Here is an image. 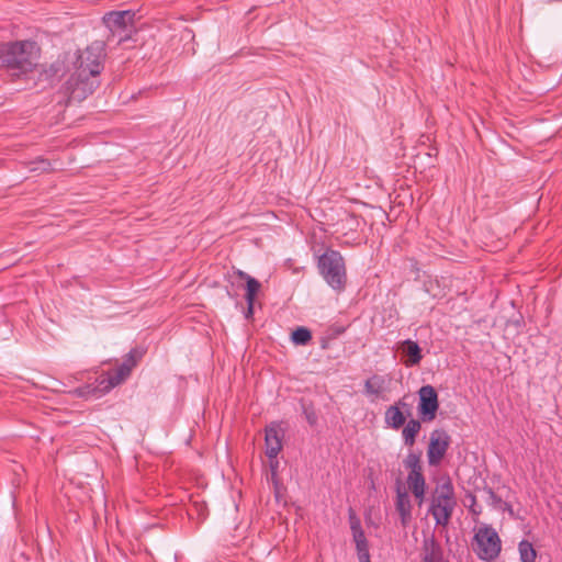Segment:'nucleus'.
<instances>
[{"mask_svg": "<svg viewBox=\"0 0 562 562\" xmlns=\"http://www.w3.org/2000/svg\"><path fill=\"white\" fill-rule=\"evenodd\" d=\"M38 48L33 41H16L1 45L0 59L2 66L14 78L26 75L36 67Z\"/></svg>", "mask_w": 562, "mask_h": 562, "instance_id": "obj_1", "label": "nucleus"}, {"mask_svg": "<svg viewBox=\"0 0 562 562\" xmlns=\"http://www.w3.org/2000/svg\"><path fill=\"white\" fill-rule=\"evenodd\" d=\"M473 551L484 561L496 559L502 549V542L496 530L491 526L481 527L474 535Z\"/></svg>", "mask_w": 562, "mask_h": 562, "instance_id": "obj_2", "label": "nucleus"}, {"mask_svg": "<svg viewBox=\"0 0 562 562\" xmlns=\"http://www.w3.org/2000/svg\"><path fill=\"white\" fill-rule=\"evenodd\" d=\"M105 57L103 45L95 42L88 46L78 57L77 72L80 77H98L103 69Z\"/></svg>", "mask_w": 562, "mask_h": 562, "instance_id": "obj_3", "label": "nucleus"}, {"mask_svg": "<svg viewBox=\"0 0 562 562\" xmlns=\"http://www.w3.org/2000/svg\"><path fill=\"white\" fill-rule=\"evenodd\" d=\"M317 267L326 281H344L347 277L345 259L337 250L327 249L318 257Z\"/></svg>", "mask_w": 562, "mask_h": 562, "instance_id": "obj_4", "label": "nucleus"}, {"mask_svg": "<svg viewBox=\"0 0 562 562\" xmlns=\"http://www.w3.org/2000/svg\"><path fill=\"white\" fill-rule=\"evenodd\" d=\"M439 409V398L436 389L426 384L418 390L417 411L423 423L432 422Z\"/></svg>", "mask_w": 562, "mask_h": 562, "instance_id": "obj_5", "label": "nucleus"}, {"mask_svg": "<svg viewBox=\"0 0 562 562\" xmlns=\"http://www.w3.org/2000/svg\"><path fill=\"white\" fill-rule=\"evenodd\" d=\"M450 443L451 437L445 429H435L430 434V440L427 449L429 465L436 467L441 462Z\"/></svg>", "mask_w": 562, "mask_h": 562, "instance_id": "obj_6", "label": "nucleus"}, {"mask_svg": "<svg viewBox=\"0 0 562 562\" xmlns=\"http://www.w3.org/2000/svg\"><path fill=\"white\" fill-rule=\"evenodd\" d=\"M69 100L80 102L91 94L99 86L95 77H80L78 72L68 82Z\"/></svg>", "mask_w": 562, "mask_h": 562, "instance_id": "obj_7", "label": "nucleus"}, {"mask_svg": "<svg viewBox=\"0 0 562 562\" xmlns=\"http://www.w3.org/2000/svg\"><path fill=\"white\" fill-rule=\"evenodd\" d=\"M135 13L131 10L110 11L102 18V22L112 35L127 31L134 24Z\"/></svg>", "mask_w": 562, "mask_h": 562, "instance_id": "obj_8", "label": "nucleus"}, {"mask_svg": "<svg viewBox=\"0 0 562 562\" xmlns=\"http://www.w3.org/2000/svg\"><path fill=\"white\" fill-rule=\"evenodd\" d=\"M456 506V501L432 498L428 513L434 517L437 526L446 527L452 516Z\"/></svg>", "mask_w": 562, "mask_h": 562, "instance_id": "obj_9", "label": "nucleus"}, {"mask_svg": "<svg viewBox=\"0 0 562 562\" xmlns=\"http://www.w3.org/2000/svg\"><path fill=\"white\" fill-rule=\"evenodd\" d=\"M398 349L405 357L403 360L405 367L411 368L420 363L423 359V351L417 341L405 339L400 342Z\"/></svg>", "mask_w": 562, "mask_h": 562, "instance_id": "obj_10", "label": "nucleus"}, {"mask_svg": "<svg viewBox=\"0 0 562 562\" xmlns=\"http://www.w3.org/2000/svg\"><path fill=\"white\" fill-rule=\"evenodd\" d=\"M395 507L400 515L402 526L407 527L412 520V503L408 493L403 490L401 485L396 488Z\"/></svg>", "mask_w": 562, "mask_h": 562, "instance_id": "obj_11", "label": "nucleus"}, {"mask_svg": "<svg viewBox=\"0 0 562 562\" xmlns=\"http://www.w3.org/2000/svg\"><path fill=\"white\" fill-rule=\"evenodd\" d=\"M282 432L277 427H268L266 429V456L269 459H274L282 449Z\"/></svg>", "mask_w": 562, "mask_h": 562, "instance_id": "obj_12", "label": "nucleus"}, {"mask_svg": "<svg viewBox=\"0 0 562 562\" xmlns=\"http://www.w3.org/2000/svg\"><path fill=\"white\" fill-rule=\"evenodd\" d=\"M245 291V300L247 308L244 313L246 319H252L255 314V306L257 303L258 293L261 290L262 283H239Z\"/></svg>", "mask_w": 562, "mask_h": 562, "instance_id": "obj_13", "label": "nucleus"}, {"mask_svg": "<svg viewBox=\"0 0 562 562\" xmlns=\"http://www.w3.org/2000/svg\"><path fill=\"white\" fill-rule=\"evenodd\" d=\"M422 562H443V551L435 538L424 541Z\"/></svg>", "mask_w": 562, "mask_h": 562, "instance_id": "obj_14", "label": "nucleus"}, {"mask_svg": "<svg viewBox=\"0 0 562 562\" xmlns=\"http://www.w3.org/2000/svg\"><path fill=\"white\" fill-rule=\"evenodd\" d=\"M406 420L404 412L400 409V406H389L385 411V423L393 429H400Z\"/></svg>", "mask_w": 562, "mask_h": 562, "instance_id": "obj_15", "label": "nucleus"}, {"mask_svg": "<svg viewBox=\"0 0 562 562\" xmlns=\"http://www.w3.org/2000/svg\"><path fill=\"white\" fill-rule=\"evenodd\" d=\"M432 498H442V501L449 499L450 502L456 501L453 484L449 476L441 479L437 484Z\"/></svg>", "mask_w": 562, "mask_h": 562, "instance_id": "obj_16", "label": "nucleus"}, {"mask_svg": "<svg viewBox=\"0 0 562 562\" xmlns=\"http://www.w3.org/2000/svg\"><path fill=\"white\" fill-rule=\"evenodd\" d=\"M422 420L419 419H409L408 423L406 424V426L404 427L403 431H402V436H403V439H404V443L406 446H413L416 441V437L418 435V432L420 431V428H422Z\"/></svg>", "mask_w": 562, "mask_h": 562, "instance_id": "obj_17", "label": "nucleus"}, {"mask_svg": "<svg viewBox=\"0 0 562 562\" xmlns=\"http://www.w3.org/2000/svg\"><path fill=\"white\" fill-rule=\"evenodd\" d=\"M94 385L97 387V393L100 396L109 393L112 389L117 386L111 375L106 373H102L100 376L95 379Z\"/></svg>", "mask_w": 562, "mask_h": 562, "instance_id": "obj_18", "label": "nucleus"}, {"mask_svg": "<svg viewBox=\"0 0 562 562\" xmlns=\"http://www.w3.org/2000/svg\"><path fill=\"white\" fill-rule=\"evenodd\" d=\"M404 468L409 470L408 475H416L423 473V465L420 461V453L409 452L403 461Z\"/></svg>", "mask_w": 562, "mask_h": 562, "instance_id": "obj_19", "label": "nucleus"}, {"mask_svg": "<svg viewBox=\"0 0 562 562\" xmlns=\"http://www.w3.org/2000/svg\"><path fill=\"white\" fill-rule=\"evenodd\" d=\"M521 562H536L537 551L528 540H521L518 544Z\"/></svg>", "mask_w": 562, "mask_h": 562, "instance_id": "obj_20", "label": "nucleus"}, {"mask_svg": "<svg viewBox=\"0 0 562 562\" xmlns=\"http://www.w3.org/2000/svg\"><path fill=\"white\" fill-rule=\"evenodd\" d=\"M144 355H145V349L144 348H139V347L132 348L126 353V356L124 357L123 362L121 364L122 366H127L128 370L132 372L133 369L140 361V359L144 357Z\"/></svg>", "mask_w": 562, "mask_h": 562, "instance_id": "obj_21", "label": "nucleus"}, {"mask_svg": "<svg viewBox=\"0 0 562 562\" xmlns=\"http://www.w3.org/2000/svg\"><path fill=\"white\" fill-rule=\"evenodd\" d=\"M291 340L296 346H306L312 340V331L303 326L296 327L291 334Z\"/></svg>", "mask_w": 562, "mask_h": 562, "instance_id": "obj_22", "label": "nucleus"}, {"mask_svg": "<svg viewBox=\"0 0 562 562\" xmlns=\"http://www.w3.org/2000/svg\"><path fill=\"white\" fill-rule=\"evenodd\" d=\"M384 389V379L380 375H373L364 382L367 394L379 395Z\"/></svg>", "mask_w": 562, "mask_h": 562, "instance_id": "obj_23", "label": "nucleus"}, {"mask_svg": "<svg viewBox=\"0 0 562 562\" xmlns=\"http://www.w3.org/2000/svg\"><path fill=\"white\" fill-rule=\"evenodd\" d=\"M407 484L413 494L422 493L426 491V480L424 474L414 473V475H407Z\"/></svg>", "mask_w": 562, "mask_h": 562, "instance_id": "obj_24", "label": "nucleus"}, {"mask_svg": "<svg viewBox=\"0 0 562 562\" xmlns=\"http://www.w3.org/2000/svg\"><path fill=\"white\" fill-rule=\"evenodd\" d=\"M188 514L190 517H196L200 521H203L207 517V507L203 502H193Z\"/></svg>", "mask_w": 562, "mask_h": 562, "instance_id": "obj_25", "label": "nucleus"}, {"mask_svg": "<svg viewBox=\"0 0 562 562\" xmlns=\"http://www.w3.org/2000/svg\"><path fill=\"white\" fill-rule=\"evenodd\" d=\"M352 538H353V541L356 544L358 559L370 555L369 542L366 538V535L362 533V535H360V537H352Z\"/></svg>", "mask_w": 562, "mask_h": 562, "instance_id": "obj_26", "label": "nucleus"}, {"mask_svg": "<svg viewBox=\"0 0 562 562\" xmlns=\"http://www.w3.org/2000/svg\"><path fill=\"white\" fill-rule=\"evenodd\" d=\"M108 373L111 375L114 382L120 385L131 375L132 372L128 370L127 366L120 364L116 369L109 371Z\"/></svg>", "mask_w": 562, "mask_h": 562, "instance_id": "obj_27", "label": "nucleus"}, {"mask_svg": "<svg viewBox=\"0 0 562 562\" xmlns=\"http://www.w3.org/2000/svg\"><path fill=\"white\" fill-rule=\"evenodd\" d=\"M301 406H302V413L304 414L307 423L311 425V426H315L317 424V420H318V416L315 412V408L313 406L312 403H306L304 401L301 402Z\"/></svg>", "mask_w": 562, "mask_h": 562, "instance_id": "obj_28", "label": "nucleus"}, {"mask_svg": "<svg viewBox=\"0 0 562 562\" xmlns=\"http://www.w3.org/2000/svg\"><path fill=\"white\" fill-rule=\"evenodd\" d=\"M349 522H350V529L352 532V537H360V535L364 533L361 521L358 518V516L355 514V512L350 508L349 509Z\"/></svg>", "mask_w": 562, "mask_h": 562, "instance_id": "obj_29", "label": "nucleus"}, {"mask_svg": "<svg viewBox=\"0 0 562 562\" xmlns=\"http://www.w3.org/2000/svg\"><path fill=\"white\" fill-rule=\"evenodd\" d=\"M76 393L79 396L86 397V398H90V397L98 398L99 397L94 383H89V384L77 387Z\"/></svg>", "mask_w": 562, "mask_h": 562, "instance_id": "obj_30", "label": "nucleus"}, {"mask_svg": "<svg viewBox=\"0 0 562 562\" xmlns=\"http://www.w3.org/2000/svg\"><path fill=\"white\" fill-rule=\"evenodd\" d=\"M485 493L487 494V502L490 505H492L494 508L501 507L503 499L495 494V492L491 487L484 488Z\"/></svg>", "mask_w": 562, "mask_h": 562, "instance_id": "obj_31", "label": "nucleus"}, {"mask_svg": "<svg viewBox=\"0 0 562 562\" xmlns=\"http://www.w3.org/2000/svg\"><path fill=\"white\" fill-rule=\"evenodd\" d=\"M405 269H409L411 271L417 272V274L414 277L415 280L420 278V276L418 274L419 269L417 267V261H415L414 259H407L405 261Z\"/></svg>", "mask_w": 562, "mask_h": 562, "instance_id": "obj_32", "label": "nucleus"}, {"mask_svg": "<svg viewBox=\"0 0 562 562\" xmlns=\"http://www.w3.org/2000/svg\"><path fill=\"white\" fill-rule=\"evenodd\" d=\"M470 498H471V504L469 506L470 512L473 515H480L482 509H481L480 506H477L475 496L474 495H470Z\"/></svg>", "mask_w": 562, "mask_h": 562, "instance_id": "obj_33", "label": "nucleus"}, {"mask_svg": "<svg viewBox=\"0 0 562 562\" xmlns=\"http://www.w3.org/2000/svg\"><path fill=\"white\" fill-rule=\"evenodd\" d=\"M393 406H400L402 412H405L407 415H411V405L407 404L403 398L398 400Z\"/></svg>", "mask_w": 562, "mask_h": 562, "instance_id": "obj_34", "label": "nucleus"}, {"mask_svg": "<svg viewBox=\"0 0 562 562\" xmlns=\"http://www.w3.org/2000/svg\"><path fill=\"white\" fill-rule=\"evenodd\" d=\"M426 491H422V493L413 494L417 501L418 506H422L425 501Z\"/></svg>", "mask_w": 562, "mask_h": 562, "instance_id": "obj_35", "label": "nucleus"}, {"mask_svg": "<svg viewBox=\"0 0 562 562\" xmlns=\"http://www.w3.org/2000/svg\"><path fill=\"white\" fill-rule=\"evenodd\" d=\"M498 509H502L504 512H508V513L513 514L512 505L509 503H507V502H504V501H503L501 507H498Z\"/></svg>", "mask_w": 562, "mask_h": 562, "instance_id": "obj_36", "label": "nucleus"}, {"mask_svg": "<svg viewBox=\"0 0 562 562\" xmlns=\"http://www.w3.org/2000/svg\"><path fill=\"white\" fill-rule=\"evenodd\" d=\"M424 285H425V291L430 293V291H431L430 288L432 285H439V283H424Z\"/></svg>", "mask_w": 562, "mask_h": 562, "instance_id": "obj_37", "label": "nucleus"}, {"mask_svg": "<svg viewBox=\"0 0 562 562\" xmlns=\"http://www.w3.org/2000/svg\"><path fill=\"white\" fill-rule=\"evenodd\" d=\"M335 284H336V285H334L335 290L342 291L345 289V283L338 282Z\"/></svg>", "mask_w": 562, "mask_h": 562, "instance_id": "obj_38", "label": "nucleus"}, {"mask_svg": "<svg viewBox=\"0 0 562 562\" xmlns=\"http://www.w3.org/2000/svg\"><path fill=\"white\" fill-rule=\"evenodd\" d=\"M358 560H359V562H371V558H370V555H367V557L360 558V559H358Z\"/></svg>", "mask_w": 562, "mask_h": 562, "instance_id": "obj_39", "label": "nucleus"}, {"mask_svg": "<svg viewBox=\"0 0 562 562\" xmlns=\"http://www.w3.org/2000/svg\"><path fill=\"white\" fill-rule=\"evenodd\" d=\"M245 281H249V282H252V281H257L256 279L251 278V277H246L245 278Z\"/></svg>", "mask_w": 562, "mask_h": 562, "instance_id": "obj_40", "label": "nucleus"}, {"mask_svg": "<svg viewBox=\"0 0 562 562\" xmlns=\"http://www.w3.org/2000/svg\"><path fill=\"white\" fill-rule=\"evenodd\" d=\"M445 562H449V561H445Z\"/></svg>", "mask_w": 562, "mask_h": 562, "instance_id": "obj_41", "label": "nucleus"}]
</instances>
